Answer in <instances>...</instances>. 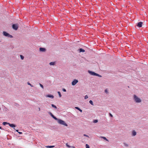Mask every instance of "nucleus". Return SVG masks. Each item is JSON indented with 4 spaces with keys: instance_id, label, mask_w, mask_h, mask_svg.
Wrapping results in <instances>:
<instances>
[{
    "instance_id": "obj_6",
    "label": "nucleus",
    "mask_w": 148,
    "mask_h": 148,
    "mask_svg": "<svg viewBox=\"0 0 148 148\" xmlns=\"http://www.w3.org/2000/svg\"><path fill=\"white\" fill-rule=\"evenodd\" d=\"M18 26L17 24H13L12 25V28L15 30H17L18 28Z\"/></svg>"
},
{
    "instance_id": "obj_32",
    "label": "nucleus",
    "mask_w": 148,
    "mask_h": 148,
    "mask_svg": "<svg viewBox=\"0 0 148 148\" xmlns=\"http://www.w3.org/2000/svg\"><path fill=\"white\" fill-rule=\"evenodd\" d=\"M109 116L111 117H113V115L110 113H109Z\"/></svg>"
},
{
    "instance_id": "obj_22",
    "label": "nucleus",
    "mask_w": 148,
    "mask_h": 148,
    "mask_svg": "<svg viewBox=\"0 0 148 148\" xmlns=\"http://www.w3.org/2000/svg\"><path fill=\"white\" fill-rule=\"evenodd\" d=\"M58 95H59V97H61V96H62V95H61V93H60V92H59V91H58Z\"/></svg>"
},
{
    "instance_id": "obj_11",
    "label": "nucleus",
    "mask_w": 148,
    "mask_h": 148,
    "mask_svg": "<svg viewBox=\"0 0 148 148\" xmlns=\"http://www.w3.org/2000/svg\"><path fill=\"white\" fill-rule=\"evenodd\" d=\"M40 50L41 51H45L46 49L44 48L40 47Z\"/></svg>"
},
{
    "instance_id": "obj_35",
    "label": "nucleus",
    "mask_w": 148,
    "mask_h": 148,
    "mask_svg": "<svg viewBox=\"0 0 148 148\" xmlns=\"http://www.w3.org/2000/svg\"><path fill=\"white\" fill-rule=\"evenodd\" d=\"M66 145L67 147H70L69 146V145H68L67 143H66Z\"/></svg>"
},
{
    "instance_id": "obj_19",
    "label": "nucleus",
    "mask_w": 148,
    "mask_h": 148,
    "mask_svg": "<svg viewBox=\"0 0 148 148\" xmlns=\"http://www.w3.org/2000/svg\"><path fill=\"white\" fill-rule=\"evenodd\" d=\"M101 138H103L104 140H106L108 141V140L105 137H101Z\"/></svg>"
},
{
    "instance_id": "obj_7",
    "label": "nucleus",
    "mask_w": 148,
    "mask_h": 148,
    "mask_svg": "<svg viewBox=\"0 0 148 148\" xmlns=\"http://www.w3.org/2000/svg\"><path fill=\"white\" fill-rule=\"evenodd\" d=\"M88 73L91 75H94V76H95V75H96V73H95L94 72L91 71H88Z\"/></svg>"
},
{
    "instance_id": "obj_8",
    "label": "nucleus",
    "mask_w": 148,
    "mask_h": 148,
    "mask_svg": "<svg viewBox=\"0 0 148 148\" xmlns=\"http://www.w3.org/2000/svg\"><path fill=\"white\" fill-rule=\"evenodd\" d=\"M8 125H9L10 127H11L14 128L15 129L14 127H16V125H15L13 124H10L9 123H8Z\"/></svg>"
},
{
    "instance_id": "obj_21",
    "label": "nucleus",
    "mask_w": 148,
    "mask_h": 148,
    "mask_svg": "<svg viewBox=\"0 0 148 148\" xmlns=\"http://www.w3.org/2000/svg\"><path fill=\"white\" fill-rule=\"evenodd\" d=\"M124 145L126 147H127L128 146V145L127 143H123Z\"/></svg>"
},
{
    "instance_id": "obj_10",
    "label": "nucleus",
    "mask_w": 148,
    "mask_h": 148,
    "mask_svg": "<svg viewBox=\"0 0 148 148\" xmlns=\"http://www.w3.org/2000/svg\"><path fill=\"white\" fill-rule=\"evenodd\" d=\"M136 134V132L135 130H133L132 132V136H135Z\"/></svg>"
},
{
    "instance_id": "obj_5",
    "label": "nucleus",
    "mask_w": 148,
    "mask_h": 148,
    "mask_svg": "<svg viewBox=\"0 0 148 148\" xmlns=\"http://www.w3.org/2000/svg\"><path fill=\"white\" fill-rule=\"evenodd\" d=\"M78 82V80L75 79L72 82V85L73 86L75 85Z\"/></svg>"
},
{
    "instance_id": "obj_31",
    "label": "nucleus",
    "mask_w": 148,
    "mask_h": 148,
    "mask_svg": "<svg viewBox=\"0 0 148 148\" xmlns=\"http://www.w3.org/2000/svg\"><path fill=\"white\" fill-rule=\"evenodd\" d=\"M62 90V91L64 92H66V90L64 88H63Z\"/></svg>"
},
{
    "instance_id": "obj_30",
    "label": "nucleus",
    "mask_w": 148,
    "mask_h": 148,
    "mask_svg": "<svg viewBox=\"0 0 148 148\" xmlns=\"http://www.w3.org/2000/svg\"><path fill=\"white\" fill-rule=\"evenodd\" d=\"M105 92L106 93H108V90L107 89H106L105 90Z\"/></svg>"
},
{
    "instance_id": "obj_18",
    "label": "nucleus",
    "mask_w": 148,
    "mask_h": 148,
    "mask_svg": "<svg viewBox=\"0 0 148 148\" xmlns=\"http://www.w3.org/2000/svg\"><path fill=\"white\" fill-rule=\"evenodd\" d=\"M89 102L91 105H92V106L94 105L93 102L92 100H90L89 101Z\"/></svg>"
},
{
    "instance_id": "obj_16",
    "label": "nucleus",
    "mask_w": 148,
    "mask_h": 148,
    "mask_svg": "<svg viewBox=\"0 0 148 148\" xmlns=\"http://www.w3.org/2000/svg\"><path fill=\"white\" fill-rule=\"evenodd\" d=\"M51 105L52 107L53 108H54L56 109L57 108V107L54 105L53 104H51Z\"/></svg>"
},
{
    "instance_id": "obj_4",
    "label": "nucleus",
    "mask_w": 148,
    "mask_h": 148,
    "mask_svg": "<svg viewBox=\"0 0 148 148\" xmlns=\"http://www.w3.org/2000/svg\"><path fill=\"white\" fill-rule=\"evenodd\" d=\"M3 34L4 36L6 37L10 38H13V36L12 35L10 34H9L5 31H3Z\"/></svg>"
},
{
    "instance_id": "obj_2",
    "label": "nucleus",
    "mask_w": 148,
    "mask_h": 148,
    "mask_svg": "<svg viewBox=\"0 0 148 148\" xmlns=\"http://www.w3.org/2000/svg\"><path fill=\"white\" fill-rule=\"evenodd\" d=\"M51 116L54 119L57 120L58 123L59 124L66 126H68L67 124L64 122V121L62 120L61 119H58L53 114Z\"/></svg>"
},
{
    "instance_id": "obj_38",
    "label": "nucleus",
    "mask_w": 148,
    "mask_h": 148,
    "mask_svg": "<svg viewBox=\"0 0 148 148\" xmlns=\"http://www.w3.org/2000/svg\"><path fill=\"white\" fill-rule=\"evenodd\" d=\"M0 129H2V128L0 126Z\"/></svg>"
},
{
    "instance_id": "obj_17",
    "label": "nucleus",
    "mask_w": 148,
    "mask_h": 148,
    "mask_svg": "<svg viewBox=\"0 0 148 148\" xmlns=\"http://www.w3.org/2000/svg\"><path fill=\"white\" fill-rule=\"evenodd\" d=\"M55 147V146H47L46 147L51 148L53 147Z\"/></svg>"
},
{
    "instance_id": "obj_14",
    "label": "nucleus",
    "mask_w": 148,
    "mask_h": 148,
    "mask_svg": "<svg viewBox=\"0 0 148 148\" xmlns=\"http://www.w3.org/2000/svg\"><path fill=\"white\" fill-rule=\"evenodd\" d=\"M75 108L76 109L79 110L80 112H82V110H81L79 108V107H75Z\"/></svg>"
},
{
    "instance_id": "obj_25",
    "label": "nucleus",
    "mask_w": 148,
    "mask_h": 148,
    "mask_svg": "<svg viewBox=\"0 0 148 148\" xmlns=\"http://www.w3.org/2000/svg\"><path fill=\"white\" fill-rule=\"evenodd\" d=\"M86 148H90V147L89 145H88L87 144H86Z\"/></svg>"
},
{
    "instance_id": "obj_26",
    "label": "nucleus",
    "mask_w": 148,
    "mask_h": 148,
    "mask_svg": "<svg viewBox=\"0 0 148 148\" xmlns=\"http://www.w3.org/2000/svg\"><path fill=\"white\" fill-rule=\"evenodd\" d=\"M88 98V97L87 95H86L84 97V99H87Z\"/></svg>"
},
{
    "instance_id": "obj_33",
    "label": "nucleus",
    "mask_w": 148,
    "mask_h": 148,
    "mask_svg": "<svg viewBox=\"0 0 148 148\" xmlns=\"http://www.w3.org/2000/svg\"><path fill=\"white\" fill-rule=\"evenodd\" d=\"M84 136H86V137H89V136L88 135H86V134H84Z\"/></svg>"
},
{
    "instance_id": "obj_9",
    "label": "nucleus",
    "mask_w": 148,
    "mask_h": 148,
    "mask_svg": "<svg viewBox=\"0 0 148 148\" xmlns=\"http://www.w3.org/2000/svg\"><path fill=\"white\" fill-rule=\"evenodd\" d=\"M143 23L140 22L138 23L137 26L139 27H140L142 26Z\"/></svg>"
},
{
    "instance_id": "obj_28",
    "label": "nucleus",
    "mask_w": 148,
    "mask_h": 148,
    "mask_svg": "<svg viewBox=\"0 0 148 148\" xmlns=\"http://www.w3.org/2000/svg\"><path fill=\"white\" fill-rule=\"evenodd\" d=\"M98 121L97 120H95L93 122L94 123H97L98 122Z\"/></svg>"
},
{
    "instance_id": "obj_29",
    "label": "nucleus",
    "mask_w": 148,
    "mask_h": 148,
    "mask_svg": "<svg viewBox=\"0 0 148 148\" xmlns=\"http://www.w3.org/2000/svg\"><path fill=\"white\" fill-rule=\"evenodd\" d=\"M40 87L41 88H42L43 89L44 87H43V85H42V84H40Z\"/></svg>"
},
{
    "instance_id": "obj_23",
    "label": "nucleus",
    "mask_w": 148,
    "mask_h": 148,
    "mask_svg": "<svg viewBox=\"0 0 148 148\" xmlns=\"http://www.w3.org/2000/svg\"><path fill=\"white\" fill-rule=\"evenodd\" d=\"M95 76H97L99 77H102L101 75L97 73H96Z\"/></svg>"
},
{
    "instance_id": "obj_20",
    "label": "nucleus",
    "mask_w": 148,
    "mask_h": 148,
    "mask_svg": "<svg viewBox=\"0 0 148 148\" xmlns=\"http://www.w3.org/2000/svg\"><path fill=\"white\" fill-rule=\"evenodd\" d=\"M8 123H7L6 122H3V124L4 125H5L6 124H8Z\"/></svg>"
},
{
    "instance_id": "obj_3",
    "label": "nucleus",
    "mask_w": 148,
    "mask_h": 148,
    "mask_svg": "<svg viewBox=\"0 0 148 148\" xmlns=\"http://www.w3.org/2000/svg\"><path fill=\"white\" fill-rule=\"evenodd\" d=\"M133 99L136 103H140L141 102V100L136 95H134Z\"/></svg>"
},
{
    "instance_id": "obj_37",
    "label": "nucleus",
    "mask_w": 148,
    "mask_h": 148,
    "mask_svg": "<svg viewBox=\"0 0 148 148\" xmlns=\"http://www.w3.org/2000/svg\"><path fill=\"white\" fill-rule=\"evenodd\" d=\"M16 132H18H18H19L18 131V130H16Z\"/></svg>"
},
{
    "instance_id": "obj_24",
    "label": "nucleus",
    "mask_w": 148,
    "mask_h": 148,
    "mask_svg": "<svg viewBox=\"0 0 148 148\" xmlns=\"http://www.w3.org/2000/svg\"><path fill=\"white\" fill-rule=\"evenodd\" d=\"M20 56L21 59L23 60L24 58V57H23V56L22 55H20Z\"/></svg>"
},
{
    "instance_id": "obj_13",
    "label": "nucleus",
    "mask_w": 148,
    "mask_h": 148,
    "mask_svg": "<svg viewBox=\"0 0 148 148\" xmlns=\"http://www.w3.org/2000/svg\"><path fill=\"white\" fill-rule=\"evenodd\" d=\"M55 62H51L49 63V64L51 66H53L55 65Z\"/></svg>"
},
{
    "instance_id": "obj_12",
    "label": "nucleus",
    "mask_w": 148,
    "mask_h": 148,
    "mask_svg": "<svg viewBox=\"0 0 148 148\" xmlns=\"http://www.w3.org/2000/svg\"><path fill=\"white\" fill-rule=\"evenodd\" d=\"M46 97L51 98L52 99H53L54 98L53 95H47Z\"/></svg>"
},
{
    "instance_id": "obj_1",
    "label": "nucleus",
    "mask_w": 148,
    "mask_h": 148,
    "mask_svg": "<svg viewBox=\"0 0 148 148\" xmlns=\"http://www.w3.org/2000/svg\"><path fill=\"white\" fill-rule=\"evenodd\" d=\"M51 116L54 119L57 120L58 123L59 124L66 126H68L67 124L64 122V121L62 120L61 119H58L53 114Z\"/></svg>"
},
{
    "instance_id": "obj_36",
    "label": "nucleus",
    "mask_w": 148,
    "mask_h": 148,
    "mask_svg": "<svg viewBox=\"0 0 148 148\" xmlns=\"http://www.w3.org/2000/svg\"><path fill=\"white\" fill-rule=\"evenodd\" d=\"M18 133L19 134H22V132H18Z\"/></svg>"
},
{
    "instance_id": "obj_27",
    "label": "nucleus",
    "mask_w": 148,
    "mask_h": 148,
    "mask_svg": "<svg viewBox=\"0 0 148 148\" xmlns=\"http://www.w3.org/2000/svg\"><path fill=\"white\" fill-rule=\"evenodd\" d=\"M27 84L28 85H29L31 87H33V86H32L30 83L29 82H28Z\"/></svg>"
},
{
    "instance_id": "obj_15",
    "label": "nucleus",
    "mask_w": 148,
    "mask_h": 148,
    "mask_svg": "<svg viewBox=\"0 0 148 148\" xmlns=\"http://www.w3.org/2000/svg\"><path fill=\"white\" fill-rule=\"evenodd\" d=\"M79 51L80 52H84L85 51V50L83 49L80 48L79 49Z\"/></svg>"
},
{
    "instance_id": "obj_34",
    "label": "nucleus",
    "mask_w": 148,
    "mask_h": 148,
    "mask_svg": "<svg viewBox=\"0 0 148 148\" xmlns=\"http://www.w3.org/2000/svg\"><path fill=\"white\" fill-rule=\"evenodd\" d=\"M48 113L50 115V116H51L53 114L50 112H48Z\"/></svg>"
}]
</instances>
